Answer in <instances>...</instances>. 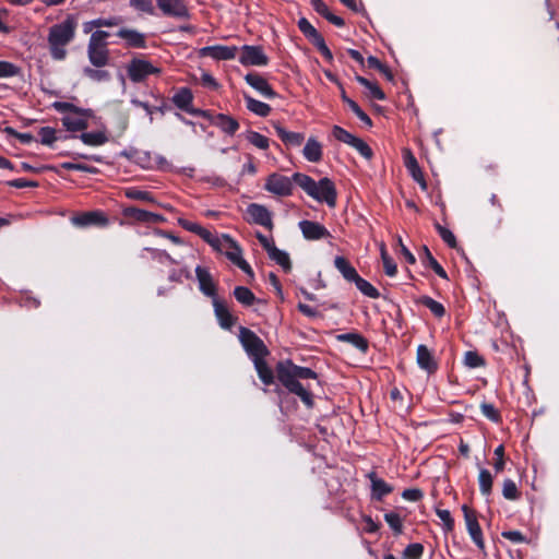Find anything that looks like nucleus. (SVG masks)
<instances>
[{
  "label": "nucleus",
  "mask_w": 559,
  "mask_h": 559,
  "mask_svg": "<svg viewBox=\"0 0 559 559\" xmlns=\"http://www.w3.org/2000/svg\"><path fill=\"white\" fill-rule=\"evenodd\" d=\"M276 376L288 392L297 395L306 406L312 407L311 385L309 382L302 383V381L317 380V373L312 369L297 366L290 360H283L276 365Z\"/></svg>",
  "instance_id": "obj_1"
},
{
  "label": "nucleus",
  "mask_w": 559,
  "mask_h": 559,
  "mask_svg": "<svg viewBox=\"0 0 559 559\" xmlns=\"http://www.w3.org/2000/svg\"><path fill=\"white\" fill-rule=\"evenodd\" d=\"M296 182L309 197L318 202H324L330 207L336 205V189L334 183L329 178H322L314 181L310 176L296 173L293 176Z\"/></svg>",
  "instance_id": "obj_2"
},
{
  "label": "nucleus",
  "mask_w": 559,
  "mask_h": 559,
  "mask_svg": "<svg viewBox=\"0 0 559 559\" xmlns=\"http://www.w3.org/2000/svg\"><path fill=\"white\" fill-rule=\"evenodd\" d=\"M76 26V17L74 15H68L63 22L50 28L48 43L53 59L62 60L66 58V46L73 39Z\"/></svg>",
  "instance_id": "obj_3"
},
{
  "label": "nucleus",
  "mask_w": 559,
  "mask_h": 559,
  "mask_svg": "<svg viewBox=\"0 0 559 559\" xmlns=\"http://www.w3.org/2000/svg\"><path fill=\"white\" fill-rule=\"evenodd\" d=\"M109 34L105 31H96L92 33L87 55L91 63L97 68L105 67L108 63V49L106 38Z\"/></svg>",
  "instance_id": "obj_4"
},
{
  "label": "nucleus",
  "mask_w": 559,
  "mask_h": 559,
  "mask_svg": "<svg viewBox=\"0 0 559 559\" xmlns=\"http://www.w3.org/2000/svg\"><path fill=\"white\" fill-rule=\"evenodd\" d=\"M216 251L225 254L234 264H236L248 275H253L252 269L250 267L248 262L242 258V251L240 247L228 235H222V242Z\"/></svg>",
  "instance_id": "obj_5"
},
{
  "label": "nucleus",
  "mask_w": 559,
  "mask_h": 559,
  "mask_svg": "<svg viewBox=\"0 0 559 559\" xmlns=\"http://www.w3.org/2000/svg\"><path fill=\"white\" fill-rule=\"evenodd\" d=\"M239 341L252 361L257 358H264L269 354L263 341L247 328H240Z\"/></svg>",
  "instance_id": "obj_6"
},
{
  "label": "nucleus",
  "mask_w": 559,
  "mask_h": 559,
  "mask_svg": "<svg viewBox=\"0 0 559 559\" xmlns=\"http://www.w3.org/2000/svg\"><path fill=\"white\" fill-rule=\"evenodd\" d=\"M294 179L288 178L284 175L273 173L270 176H267L264 189L277 197H288L293 193Z\"/></svg>",
  "instance_id": "obj_7"
},
{
  "label": "nucleus",
  "mask_w": 559,
  "mask_h": 559,
  "mask_svg": "<svg viewBox=\"0 0 559 559\" xmlns=\"http://www.w3.org/2000/svg\"><path fill=\"white\" fill-rule=\"evenodd\" d=\"M246 214L249 223L261 225L269 230L273 229L272 213L264 205L251 203L248 205Z\"/></svg>",
  "instance_id": "obj_8"
},
{
  "label": "nucleus",
  "mask_w": 559,
  "mask_h": 559,
  "mask_svg": "<svg viewBox=\"0 0 559 559\" xmlns=\"http://www.w3.org/2000/svg\"><path fill=\"white\" fill-rule=\"evenodd\" d=\"M128 75L133 82H141L150 74H158L160 70L143 59H133L128 68Z\"/></svg>",
  "instance_id": "obj_9"
},
{
  "label": "nucleus",
  "mask_w": 559,
  "mask_h": 559,
  "mask_svg": "<svg viewBox=\"0 0 559 559\" xmlns=\"http://www.w3.org/2000/svg\"><path fill=\"white\" fill-rule=\"evenodd\" d=\"M462 511L464 513L466 528L471 538L479 549H484L485 543L483 538V532L478 523L476 512L469 509L466 504L462 507Z\"/></svg>",
  "instance_id": "obj_10"
},
{
  "label": "nucleus",
  "mask_w": 559,
  "mask_h": 559,
  "mask_svg": "<svg viewBox=\"0 0 559 559\" xmlns=\"http://www.w3.org/2000/svg\"><path fill=\"white\" fill-rule=\"evenodd\" d=\"M239 62L243 66L263 67L267 64L269 58L260 46L245 45L241 47Z\"/></svg>",
  "instance_id": "obj_11"
},
{
  "label": "nucleus",
  "mask_w": 559,
  "mask_h": 559,
  "mask_svg": "<svg viewBox=\"0 0 559 559\" xmlns=\"http://www.w3.org/2000/svg\"><path fill=\"white\" fill-rule=\"evenodd\" d=\"M92 117L90 110L76 108L62 118V124L69 131H82L88 127V120Z\"/></svg>",
  "instance_id": "obj_12"
},
{
  "label": "nucleus",
  "mask_w": 559,
  "mask_h": 559,
  "mask_svg": "<svg viewBox=\"0 0 559 559\" xmlns=\"http://www.w3.org/2000/svg\"><path fill=\"white\" fill-rule=\"evenodd\" d=\"M122 215L135 223L158 224L164 222V217L162 215L144 211L135 206H124L122 209Z\"/></svg>",
  "instance_id": "obj_13"
},
{
  "label": "nucleus",
  "mask_w": 559,
  "mask_h": 559,
  "mask_svg": "<svg viewBox=\"0 0 559 559\" xmlns=\"http://www.w3.org/2000/svg\"><path fill=\"white\" fill-rule=\"evenodd\" d=\"M71 222L78 227H88L92 225L106 226L108 224V218L100 211H91L74 215L71 218Z\"/></svg>",
  "instance_id": "obj_14"
},
{
  "label": "nucleus",
  "mask_w": 559,
  "mask_h": 559,
  "mask_svg": "<svg viewBox=\"0 0 559 559\" xmlns=\"http://www.w3.org/2000/svg\"><path fill=\"white\" fill-rule=\"evenodd\" d=\"M238 48L236 46H206L199 50L201 57H211L215 60H231L236 58Z\"/></svg>",
  "instance_id": "obj_15"
},
{
  "label": "nucleus",
  "mask_w": 559,
  "mask_h": 559,
  "mask_svg": "<svg viewBox=\"0 0 559 559\" xmlns=\"http://www.w3.org/2000/svg\"><path fill=\"white\" fill-rule=\"evenodd\" d=\"M298 226L302 236L308 240H319L331 237L330 231L320 223L313 221H301Z\"/></svg>",
  "instance_id": "obj_16"
},
{
  "label": "nucleus",
  "mask_w": 559,
  "mask_h": 559,
  "mask_svg": "<svg viewBox=\"0 0 559 559\" xmlns=\"http://www.w3.org/2000/svg\"><path fill=\"white\" fill-rule=\"evenodd\" d=\"M195 275L199 282L200 290L213 299L216 298V285L209 270L198 265L195 267Z\"/></svg>",
  "instance_id": "obj_17"
},
{
  "label": "nucleus",
  "mask_w": 559,
  "mask_h": 559,
  "mask_svg": "<svg viewBox=\"0 0 559 559\" xmlns=\"http://www.w3.org/2000/svg\"><path fill=\"white\" fill-rule=\"evenodd\" d=\"M158 8L165 15L185 17L188 15L187 5L182 0H156Z\"/></svg>",
  "instance_id": "obj_18"
},
{
  "label": "nucleus",
  "mask_w": 559,
  "mask_h": 559,
  "mask_svg": "<svg viewBox=\"0 0 559 559\" xmlns=\"http://www.w3.org/2000/svg\"><path fill=\"white\" fill-rule=\"evenodd\" d=\"M246 82L259 92L265 98H274L276 97V93L272 88V86L267 83V81L258 73H248L245 76Z\"/></svg>",
  "instance_id": "obj_19"
},
{
  "label": "nucleus",
  "mask_w": 559,
  "mask_h": 559,
  "mask_svg": "<svg viewBox=\"0 0 559 559\" xmlns=\"http://www.w3.org/2000/svg\"><path fill=\"white\" fill-rule=\"evenodd\" d=\"M304 157L310 163H319L323 156L322 144L313 136H310L302 150Z\"/></svg>",
  "instance_id": "obj_20"
},
{
  "label": "nucleus",
  "mask_w": 559,
  "mask_h": 559,
  "mask_svg": "<svg viewBox=\"0 0 559 559\" xmlns=\"http://www.w3.org/2000/svg\"><path fill=\"white\" fill-rule=\"evenodd\" d=\"M417 364L421 369L429 373L437 370V362L428 347L425 345H419L417 348Z\"/></svg>",
  "instance_id": "obj_21"
},
{
  "label": "nucleus",
  "mask_w": 559,
  "mask_h": 559,
  "mask_svg": "<svg viewBox=\"0 0 559 559\" xmlns=\"http://www.w3.org/2000/svg\"><path fill=\"white\" fill-rule=\"evenodd\" d=\"M215 316L223 329H230L235 323V318L229 312L228 308L221 302L217 298L213 299Z\"/></svg>",
  "instance_id": "obj_22"
},
{
  "label": "nucleus",
  "mask_w": 559,
  "mask_h": 559,
  "mask_svg": "<svg viewBox=\"0 0 559 559\" xmlns=\"http://www.w3.org/2000/svg\"><path fill=\"white\" fill-rule=\"evenodd\" d=\"M274 129L276 134L286 145L300 146L305 140V135L302 133L287 131L278 123L274 124Z\"/></svg>",
  "instance_id": "obj_23"
},
{
  "label": "nucleus",
  "mask_w": 559,
  "mask_h": 559,
  "mask_svg": "<svg viewBox=\"0 0 559 559\" xmlns=\"http://www.w3.org/2000/svg\"><path fill=\"white\" fill-rule=\"evenodd\" d=\"M117 35L124 39L130 47L143 48L145 46L144 35L135 29L121 28Z\"/></svg>",
  "instance_id": "obj_24"
},
{
  "label": "nucleus",
  "mask_w": 559,
  "mask_h": 559,
  "mask_svg": "<svg viewBox=\"0 0 559 559\" xmlns=\"http://www.w3.org/2000/svg\"><path fill=\"white\" fill-rule=\"evenodd\" d=\"M214 126L219 128L223 132L233 135L239 129V123L230 116L218 114L213 120Z\"/></svg>",
  "instance_id": "obj_25"
},
{
  "label": "nucleus",
  "mask_w": 559,
  "mask_h": 559,
  "mask_svg": "<svg viewBox=\"0 0 559 559\" xmlns=\"http://www.w3.org/2000/svg\"><path fill=\"white\" fill-rule=\"evenodd\" d=\"M405 165H406L407 169L409 170L414 180L420 185L423 190H426L427 183L424 179L423 171L420 170L416 158L413 156V154L409 151H407L406 156H405Z\"/></svg>",
  "instance_id": "obj_26"
},
{
  "label": "nucleus",
  "mask_w": 559,
  "mask_h": 559,
  "mask_svg": "<svg viewBox=\"0 0 559 559\" xmlns=\"http://www.w3.org/2000/svg\"><path fill=\"white\" fill-rule=\"evenodd\" d=\"M334 265L336 270L343 275V277L348 282H355L359 277V274L355 267L352 266V264L344 257H336L334 260Z\"/></svg>",
  "instance_id": "obj_27"
},
{
  "label": "nucleus",
  "mask_w": 559,
  "mask_h": 559,
  "mask_svg": "<svg viewBox=\"0 0 559 559\" xmlns=\"http://www.w3.org/2000/svg\"><path fill=\"white\" fill-rule=\"evenodd\" d=\"M312 7L317 13L324 16L329 22L336 26H343L344 20L335 14H333L328 5L322 0H312Z\"/></svg>",
  "instance_id": "obj_28"
},
{
  "label": "nucleus",
  "mask_w": 559,
  "mask_h": 559,
  "mask_svg": "<svg viewBox=\"0 0 559 559\" xmlns=\"http://www.w3.org/2000/svg\"><path fill=\"white\" fill-rule=\"evenodd\" d=\"M254 368L258 372L260 380L265 384L270 385L274 382L273 370L267 366L264 358H257L254 361Z\"/></svg>",
  "instance_id": "obj_29"
},
{
  "label": "nucleus",
  "mask_w": 559,
  "mask_h": 559,
  "mask_svg": "<svg viewBox=\"0 0 559 559\" xmlns=\"http://www.w3.org/2000/svg\"><path fill=\"white\" fill-rule=\"evenodd\" d=\"M248 110L260 117H266L271 112V107L247 94L243 95Z\"/></svg>",
  "instance_id": "obj_30"
},
{
  "label": "nucleus",
  "mask_w": 559,
  "mask_h": 559,
  "mask_svg": "<svg viewBox=\"0 0 559 559\" xmlns=\"http://www.w3.org/2000/svg\"><path fill=\"white\" fill-rule=\"evenodd\" d=\"M269 258L275 261L285 272L292 270L290 258L287 252L280 250L275 245L267 251Z\"/></svg>",
  "instance_id": "obj_31"
},
{
  "label": "nucleus",
  "mask_w": 559,
  "mask_h": 559,
  "mask_svg": "<svg viewBox=\"0 0 559 559\" xmlns=\"http://www.w3.org/2000/svg\"><path fill=\"white\" fill-rule=\"evenodd\" d=\"M369 477L371 480L372 495L378 500L382 499L384 496L392 491V487L383 479L378 478L374 474H371Z\"/></svg>",
  "instance_id": "obj_32"
},
{
  "label": "nucleus",
  "mask_w": 559,
  "mask_h": 559,
  "mask_svg": "<svg viewBox=\"0 0 559 559\" xmlns=\"http://www.w3.org/2000/svg\"><path fill=\"white\" fill-rule=\"evenodd\" d=\"M80 139L84 144L90 146H99L108 141V136L103 130L82 133Z\"/></svg>",
  "instance_id": "obj_33"
},
{
  "label": "nucleus",
  "mask_w": 559,
  "mask_h": 559,
  "mask_svg": "<svg viewBox=\"0 0 559 559\" xmlns=\"http://www.w3.org/2000/svg\"><path fill=\"white\" fill-rule=\"evenodd\" d=\"M192 93L188 88L179 90L173 97L174 104L186 111L190 112V106L192 104Z\"/></svg>",
  "instance_id": "obj_34"
},
{
  "label": "nucleus",
  "mask_w": 559,
  "mask_h": 559,
  "mask_svg": "<svg viewBox=\"0 0 559 559\" xmlns=\"http://www.w3.org/2000/svg\"><path fill=\"white\" fill-rule=\"evenodd\" d=\"M356 81L369 91V96L371 98H374L378 100L385 99V94L379 87V85L377 83H373V82L369 81L368 79L360 76V75L356 76Z\"/></svg>",
  "instance_id": "obj_35"
},
{
  "label": "nucleus",
  "mask_w": 559,
  "mask_h": 559,
  "mask_svg": "<svg viewBox=\"0 0 559 559\" xmlns=\"http://www.w3.org/2000/svg\"><path fill=\"white\" fill-rule=\"evenodd\" d=\"M338 341L347 342L358 348L360 352L365 353L368 349V342L361 335L357 333H346L340 334L337 336Z\"/></svg>",
  "instance_id": "obj_36"
},
{
  "label": "nucleus",
  "mask_w": 559,
  "mask_h": 559,
  "mask_svg": "<svg viewBox=\"0 0 559 559\" xmlns=\"http://www.w3.org/2000/svg\"><path fill=\"white\" fill-rule=\"evenodd\" d=\"M379 248L385 274L391 277L395 276L397 273V266L393 259L389 255L385 245L381 242Z\"/></svg>",
  "instance_id": "obj_37"
},
{
  "label": "nucleus",
  "mask_w": 559,
  "mask_h": 559,
  "mask_svg": "<svg viewBox=\"0 0 559 559\" xmlns=\"http://www.w3.org/2000/svg\"><path fill=\"white\" fill-rule=\"evenodd\" d=\"M492 476L490 472L486 468H480L479 475H478V484H479V490L484 496H489L492 490Z\"/></svg>",
  "instance_id": "obj_38"
},
{
  "label": "nucleus",
  "mask_w": 559,
  "mask_h": 559,
  "mask_svg": "<svg viewBox=\"0 0 559 559\" xmlns=\"http://www.w3.org/2000/svg\"><path fill=\"white\" fill-rule=\"evenodd\" d=\"M119 24V19L117 17H110V19H96V20H93V21H90V22H86L84 23L83 25V31L85 33H90L93 31V28L95 27H112V26H117Z\"/></svg>",
  "instance_id": "obj_39"
},
{
  "label": "nucleus",
  "mask_w": 559,
  "mask_h": 559,
  "mask_svg": "<svg viewBox=\"0 0 559 559\" xmlns=\"http://www.w3.org/2000/svg\"><path fill=\"white\" fill-rule=\"evenodd\" d=\"M123 193L127 198L131 200H139L148 203H153L155 201L151 192L133 187L124 189Z\"/></svg>",
  "instance_id": "obj_40"
},
{
  "label": "nucleus",
  "mask_w": 559,
  "mask_h": 559,
  "mask_svg": "<svg viewBox=\"0 0 559 559\" xmlns=\"http://www.w3.org/2000/svg\"><path fill=\"white\" fill-rule=\"evenodd\" d=\"M235 298L245 306H251L255 299L253 293L243 286H238L234 290Z\"/></svg>",
  "instance_id": "obj_41"
},
{
  "label": "nucleus",
  "mask_w": 559,
  "mask_h": 559,
  "mask_svg": "<svg viewBox=\"0 0 559 559\" xmlns=\"http://www.w3.org/2000/svg\"><path fill=\"white\" fill-rule=\"evenodd\" d=\"M420 304L427 307L438 318L443 317L445 313V309L442 304L438 302L431 297L423 296L420 298Z\"/></svg>",
  "instance_id": "obj_42"
},
{
  "label": "nucleus",
  "mask_w": 559,
  "mask_h": 559,
  "mask_svg": "<svg viewBox=\"0 0 559 559\" xmlns=\"http://www.w3.org/2000/svg\"><path fill=\"white\" fill-rule=\"evenodd\" d=\"M247 140L249 141V143H251L252 145H254L255 147H258L260 150H267L270 146L269 139L266 136H264L263 134L255 132V131H250L247 134Z\"/></svg>",
  "instance_id": "obj_43"
},
{
  "label": "nucleus",
  "mask_w": 559,
  "mask_h": 559,
  "mask_svg": "<svg viewBox=\"0 0 559 559\" xmlns=\"http://www.w3.org/2000/svg\"><path fill=\"white\" fill-rule=\"evenodd\" d=\"M356 287L367 297L378 298L379 292L366 280L358 277L355 282Z\"/></svg>",
  "instance_id": "obj_44"
},
{
  "label": "nucleus",
  "mask_w": 559,
  "mask_h": 559,
  "mask_svg": "<svg viewBox=\"0 0 559 559\" xmlns=\"http://www.w3.org/2000/svg\"><path fill=\"white\" fill-rule=\"evenodd\" d=\"M384 520L396 535L402 533L403 522H402L401 516L397 513H395V512L385 513Z\"/></svg>",
  "instance_id": "obj_45"
},
{
  "label": "nucleus",
  "mask_w": 559,
  "mask_h": 559,
  "mask_svg": "<svg viewBox=\"0 0 559 559\" xmlns=\"http://www.w3.org/2000/svg\"><path fill=\"white\" fill-rule=\"evenodd\" d=\"M502 495L508 500H516L520 497L518 487L512 479H506L503 481Z\"/></svg>",
  "instance_id": "obj_46"
},
{
  "label": "nucleus",
  "mask_w": 559,
  "mask_h": 559,
  "mask_svg": "<svg viewBox=\"0 0 559 559\" xmlns=\"http://www.w3.org/2000/svg\"><path fill=\"white\" fill-rule=\"evenodd\" d=\"M350 146H353L366 159H370L372 157L371 147L362 139L356 138L355 141L350 143Z\"/></svg>",
  "instance_id": "obj_47"
},
{
  "label": "nucleus",
  "mask_w": 559,
  "mask_h": 559,
  "mask_svg": "<svg viewBox=\"0 0 559 559\" xmlns=\"http://www.w3.org/2000/svg\"><path fill=\"white\" fill-rule=\"evenodd\" d=\"M435 226H436V228H437V230H438V233H439L440 237L442 238V240H443V241H444L449 247H451V248H455V247L457 246L456 238H455V236L453 235V233H452L450 229H448V228H445V227L441 226V225H440V224H438V223H437Z\"/></svg>",
  "instance_id": "obj_48"
},
{
  "label": "nucleus",
  "mask_w": 559,
  "mask_h": 559,
  "mask_svg": "<svg viewBox=\"0 0 559 559\" xmlns=\"http://www.w3.org/2000/svg\"><path fill=\"white\" fill-rule=\"evenodd\" d=\"M332 134L336 140L344 142L348 145H350V143L354 142L355 139L357 138L338 126L333 127Z\"/></svg>",
  "instance_id": "obj_49"
},
{
  "label": "nucleus",
  "mask_w": 559,
  "mask_h": 559,
  "mask_svg": "<svg viewBox=\"0 0 559 559\" xmlns=\"http://www.w3.org/2000/svg\"><path fill=\"white\" fill-rule=\"evenodd\" d=\"M198 235L215 250H217L222 242V236L213 235L210 230H207L204 227H202Z\"/></svg>",
  "instance_id": "obj_50"
},
{
  "label": "nucleus",
  "mask_w": 559,
  "mask_h": 559,
  "mask_svg": "<svg viewBox=\"0 0 559 559\" xmlns=\"http://www.w3.org/2000/svg\"><path fill=\"white\" fill-rule=\"evenodd\" d=\"M83 72L87 78L96 82L107 81L110 78L109 72L105 70L85 68Z\"/></svg>",
  "instance_id": "obj_51"
},
{
  "label": "nucleus",
  "mask_w": 559,
  "mask_h": 559,
  "mask_svg": "<svg viewBox=\"0 0 559 559\" xmlns=\"http://www.w3.org/2000/svg\"><path fill=\"white\" fill-rule=\"evenodd\" d=\"M425 257L427 260V264L442 278H448L444 269L438 263V261L432 257L428 248L425 247Z\"/></svg>",
  "instance_id": "obj_52"
},
{
  "label": "nucleus",
  "mask_w": 559,
  "mask_h": 559,
  "mask_svg": "<svg viewBox=\"0 0 559 559\" xmlns=\"http://www.w3.org/2000/svg\"><path fill=\"white\" fill-rule=\"evenodd\" d=\"M424 547L421 544L415 543L408 545L404 550L405 559H419L423 555Z\"/></svg>",
  "instance_id": "obj_53"
},
{
  "label": "nucleus",
  "mask_w": 559,
  "mask_h": 559,
  "mask_svg": "<svg viewBox=\"0 0 559 559\" xmlns=\"http://www.w3.org/2000/svg\"><path fill=\"white\" fill-rule=\"evenodd\" d=\"M298 27L311 40L320 35L307 19H300L298 22Z\"/></svg>",
  "instance_id": "obj_54"
},
{
  "label": "nucleus",
  "mask_w": 559,
  "mask_h": 559,
  "mask_svg": "<svg viewBox=\"0 0 559 559\" xmlns=\"http://www.w3.org/2000/svg\"><path fill=\"white\" fill-rule=\"evenodd\" d=\"M464 362L471 368H477L484 366V359L476 352H467L464 357Z\"/></svg>",
  "instance_id": "obj_55"
},
{
  "label": "nucleus",
  "mask_w": 559,
  "mask_h": 559,
  "mask_svg": "<svg viewBox=\"0 0 559 559\" xmlns=\"http://www.w3.org/2000/svg\"><path fill=\"white\" fill-rule=\"evenodd\" d=\"M436 513L438 518L443 522L444 530L450 532L454 527V520L449 510L437 509Z\"/></svg>",
  "instance_id": "obj_56"
},
{
  "label": "nucleus",
  "mask_w": 559,
  "mask_h": 559,
  "mask_svg": "<svg viewBox=\"0 0 559 559\" xmlns=\"http://www.w3.org/2000/svg\"><path fill=\"white\" fill-rule=\"evenodd\" d=\"M481 413L488 419L498 423L500 420V414L492 404L483 403L480 405Z\"/></svg>",
  "instance_id": "obj_57"
},
{
  "label": "nucleus",
  "mask_w": 559,
  "mask_h": 559,
  "mask_svg": "<svg viewBox=\"0 0 559 559\" xmlns=\"http://www.w3.org/2000/svg\"><path fill=\"white\" fill-rule=\"evenodd\" d=\"M495 455H496V461L493 463V468H495L496 473H500L504 468V459H503L504 448H503V445H499L495 449Z\"/></svg>",
  "instance_id": "obj_58"
},
{
  "label": "nucleus",
  "mask_w": 559,
  "mask_h": 559,
  "mask_svg": "<svg viewBox=\"0 0 559 559\" xmlns=\"http://www.w3.org/2000/svg\"><path fill=\"white\" fill-rule=\"evenodd\" d=\"M130 4L139 11L152 14L153 3L151 0H130Z\"/></svg>",
  "instance_id": "obj_59"
},
{
  "label": "nucleus",
  "mask_w": 559,
  "mask_h": 559,
  "mask_svg": "<svg viewBox=\"0 0 559 559\" xmlns=\"http://www.w3.org/2000/svg\"><path fill=\"white\" fill-rule=\"evenodd\" d=\"M62 167L67 170H79V171H85L95 174L97 173V169L92 166H87L85 164H76V163H63Z\"/></svg>",
  "instance_id": "obj_60"
},
{
  "label": "nucleus",
  "mask_w": 559,
  "mask_h": 559,
  "mask_svg": "<svg viewBox=\"0 0 559 559\" xmlns=\"http://www.w3.org/2000/svg\"><path fill=\"white\" fill-rule=\"evenodd\" d=\"M39 133L43 144L50 145L53 141L57 140L56 131L51 128H41Z\"/></svg>",
  "instance_id": "obj_61"
},
{
  "label": "nucleus",
  "mask_w": 559,
  "mask_h": 559,
  "mask_svg": "<svg viewBox=\"0 0 559 559\" xmlns=\"http://www.w3.org/2000/svg\"><path fill=\"white\" fill-rule=\"evenodd\" d=\"M17 73V68L10 62L0 61V78L13 76Z\"/></svg>",
  "instance_id": "obj_62"
},
{
  "label": "nucleus",
  "mask_w": 559,
  "mask_h": 559,
  "mask_svg": "<svg viewBox=\"0 0 559 559\" xmlns=\"http://www.w3.org/2000/svg\"><path fill=\"white\" fill-rule=\"evenodd\" d=\"M502 536L512 543H525V536L519 531H507L502 533Z\"/></svg>",
  "instance_id": "obj_63"
},
{
  "label": "nucleus",
  "mask_w": 559,
  "mask_h": 559,
  "mask_svg": "<svg viewBox=\"0 0 559 559\" xmlns=\"http://www.w3.org/2000/svg\"><path fill=\"white\" fill-rule=\"evenodd\" d=\"M402 497L408 501H418L423 498V492L417 488L405 489Z\"/></svg>",
  "instance_id": "obj_64"
}]
</instances>
